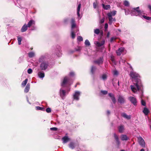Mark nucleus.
<instances>
[{"mask_svg":"<svg viewBox=\"0 0 151 151\" xmlns=\"http://www.w3.org/2000/svg\"><path fill=\"white\" fill-rule=\"evenodd\" d=\"M71 37L73 39H74L75 37V35L73 31V29L76 27V24L75 23V21L74 19H71Z\"/></svg>","mask_w":151,"mask_h":151,"instance_id":"nucleus-3","label":"nucleus"},{"mask_svg":"<svg viewBox=\"0 0 151 151\" xmlns=\"http://www.w3.org/2000/svg\"><path fill=\"white\" fill-rule=\"evenodd\" d=\"M105 43V41L104 40H102L101 42H96V44L97 46L99 47L101 46L104 44Z\"/></svg>","mask_w":151,"mask_h":151,"instance_id":"nucleus-25","label":"nucleus"},{"mask_svg":"<svg viewBox=\"0 0 151 151\" xmlns=\"http://www.w3.org/2000/svg\"><path fill=\"white\" fill-rule=\"evenodd\" d=\"M141 104L142 105H143L144 106H145V105H146L145 102L142 99V100L141 101Z\"/></svg>","mask_w":151,"mask_h":151,"instance_id":"nucleus-50","label":"nucleus"},{"mask_svg":"<svg viewBox=\"0 0 151 151\" xmlns=\"http://www.w3.org/2000/svg\"><path fill=\"white\" fill-rule=\"evenodd\" d=\"M129 100L134 105H135L137 103V101L136 99L133 97H130L129 98Z\"/></svg>","mask_w":151,"mask_h":151,"instance_id":"nucleus-12","label":"nucleus"},{"mask_svg":"<svg viewBox=\"0 0 151 151\" xmlns=\"http://www.w3.org/2000/svg\"><path fill=\"white\" fill-rule=\"evenodd\" d=\"M118 101L120 104H123L125 101V99L123 96L119 95L118 97Z\"/></svg>","mask_w":151,"mask_h":151,"instance_id":"nucleus-10","label":"nucleus"},{"mask_svg":"<svg viewBox=\"0 0 151 151\" xmlns=\"http://www.w3.org/2000/svg\"><path fill=\"white\" fill-rule=\"evenodd\" d=\"M124 48L123 47H121L118 49L116 51V53L117 55L118 56L120 55L125 51Z\"/></svg>","mask_w":151,"mask_h":151,"instance_id":"nucleus-8","label":"nucleus"},{"mask_svg":"<svg viewBox=\"0 0 151 151\" xmlns=\"http://www.w3.org/2000/svg\"><path fill=\"white\" fill-rule=\"evenodd\" d=\"M46 59V58L44 55H42L41 56L39 59V61L41 63L43 62H46L45 61V60Z\"/></svg>","mask_w":151,"mask_h":151,"instance_id":"nucleus-24","label":"nucleus"},{"mask_svg":"<svg viewBox=\"0 0 151 151\" xmlns=\"http://www.w3.org/2000/svg\"><path fill=\"white\" fill-rule=\"evenodd\" d=\"M32 72V70L31 68H29L27 70V73L29 74H31Z\"/></svg>","mask_w":151,"mask_h":151,"instance_id":"nucleus-44","label":"nucleus"},{"mask_svg":"<svg viewBox=\"0 0 151 151\" xmlns=\"http://www.w3.org/2000/svg\"><path fill=\"white\" fill-rule=\"evenodd\" d=\"M110 33L109 32H108L107 34V37H109Z\"/></svg>","mask_w":151,"mask_h":151,"instance_id":"nucleus-61","label":"nucleus"},{"mask_svg":"<svg viewBox=\"0 0 151 151\" xmlns=\"http://www.w3.org/2000/svg\"><path fill=\"white\" fill-rule=\"evenodd\" d=\"M101 93L104 95H105L108 92L106 91H101Z\"/></svg>","mask_w":151,"mask_h":151,"instance_id":"nucleus-45","label":"nucleus"},{"mask_svg":"<svg viewBox=\"0 0 151 151\" xmlns=\"http://www.w3.org/2000/svg\"><path fill=\"white\" fill-rule=\"evenodd\" d=\"M85 45L86 46H89L90 45V43L88 40H86L85 41Z\"/></svg>","mask_w":151,"mask_h":151,"instance_id":"nucleus-35","label":"nucleus"},{"mask_svg":"<svg viewBox=\"0 0 151 151\" xmlns=\"http://www.w3.org/2000/svg\"><path fill=\"white\" fill-rule=\"evenodd\" d=\"M17 40L18 41V43L19 45H20L21 44V41L22 40V38L21 37L18 36L17 37Z\"/></svg>","mask_w":151,"mask_h":151,"instance_id":"nucleus-33","label":"nucleus"},{"mask_svg":"<svg viewBox=\"0 0 151 151\" xmlns=\"http://www.w3.org/2000/svg\"><path fill=\"white\" fill-rule=\"evenodd\" d=\"M36 29V27L34 26L33 25L31 27V30H34Z\"/></svg>","mask_w":151,"mask_h":151,"instance_id":"nucleus-53","label":"nucleus"},{"mask_svg":"<svg viewBox=\"0 0 151 151\" xmlns=\"http://www.w3.org/2000/svg\"><path fill=\"white\" fill-rule=\"evenodd\" d=\"M35 55V53L33 52H31L28 53L29 57L30 58H32L34 57Z\"/></svg>","mask_w":151,"mask_h":151,"instance_id":"nucleus-34","label":"nucleus"},{"mask_svg":"<svg viewBox=\"0 0 151 151\" xmlns=\"http://www.w3.org/2000/svg\"><path fill=\"white\" fill-rule=\"evenodd\" d=\"M94 63L96 64L99 65L100 64H102L103 62V58H100L98 60L94 61Z\"/></svg>","mask_w":151,"mask_h":151,"instance_id":"nucleus-11","label":"nucleus"},{"mask_svg":"<svg viewBox=\"0 0 151 151\" xmlns=\"http://www.w3.org/2000/svg\"><path fill=\"white\" fill-rule=\"evenodd\" d=\"M62 139L63 141V144L66 143L68 141L70 140V139L68 137V136H66L63 137L62 138Z\"/></svg>","mask_w":151,"mask_h":151,"instance_id":"nucleus-13","label":"nucleus"},{"mask_svg":"<svg viewBox=\"0 0 151 151\" xmlns=\"http://www.w3.org/2000/svg\"><path fill=\"white\" fill-rule=\"evenodd\" d=\"M148 7L150 10V11H151V6L150 5H149L148 6Z\"/></svg>","mask_w":151,"mask_h":151,"instance_id":"nucleus-59","label":"nucleus"},{"mask_svg":"<svg viewBox=\"0 0 151 151\" xmlns=\"http://www.w3.org/2000/svg\"><path fill=\"white\" fill-rule=\"evenodd\" d=\"M94 32L95 34L98 35L99 33L100 30L98 29H96L94 30Z\"/></svg>","mask_w":151,"mask_h":151,"instance_id":"nucleus-36","label":"nucleus"},{"mask_svg":"<svg viewBox=\"0 0 151 151\" xmlns=\"http://www.w3.org/2000/svg\"><path fill=\"white\" fill-rule=\"evenodd\" d=\"M74 73L73 72H71L70 73V75L71 76L74 75Z\"/></svg>","mask_w":151,"mask_h":151,"instance_id":"nucleus-56","label":"nucleus"},{"mask_svg":"<svg viewBox=\"0 0 151 151\" xmlns=\"http://www.w3.org/2000/svg\"><path fill=\"white\" fill-rule=\"evenodd\" d=\"M81 94V92L79 91H76L73 94V99L76 100H78L79 99V96Z\"/></svg>","mask_w":151,"mask_h":151,"instance_id":"nucleus-5","label":"nucleus"},{"mask_svg":"<svg viewBox=\"0 0 151 151\" xmlns=\"http://www.w3.org/2000/svg\"><path fill=\"white\" fill-rule=\"evenodd\" d=\"M138 141L139 144L142 147H145V143L144 140L141 137L138 138Z\"/></svg>","mask_w":151,"mask_h":151,"instance_id":"nucleus-7","label":"nucleus"},{"mask_svg":"<svg viewBox=\"0 0 151 151\" xmlns=\"http://www.w3.org/2000/svg\"><path fill=\"white\" fill-rule=\"evenodd\" d=\"M107 76L106 74H104L102 76V78L104 80H106L107 78Z\"/></svg>","mask_w":151,"mask_h":151,"instance_id":"nucleus-39","label":"nucleus"},{"mask_svg":"<svg viewBox=\"0 0 151 151\" xmlns=\"http://www.w3.org/2000/svg\"><path fill=\"white\" fill-rule=\"evenodd\" d=\"M107 115H109L110 114V112L108 110L107 111Z\"/></svg>","mask_w":151,"mask_h":151,"instance_id":"nucleus-58","label":"nucleus"},{"mask_svg":"<svg viewBox=\"0 0 151 151\" xmlns=\"http://www.w3.org/2000/svg\"><path fill=\"white\" fill-rule=\"evenodd\" d=\"M122 116L124 118L127 119H129L131 118V115H128L125 113H123L122 114Z\"/></svg>","mask_w":151,"mask_h":151,"instance_id":"nucleus-18","label":"nucleus"},{"mask_svg":"<svg viewBox=\"0 0 151 151\" xmlns=\"http://www.w3.org/2000/svg\"><path fill=\"white\" fill-rule=\"evenodd\" d=\"M125 62V60H124L122 59H121L119 61V63H124Z\"/></svg>","mask_w":151,"mask_h":151,"instance_id":"nucleus-48","label":"nucleus"},{"mask_svg":"<svg viewBox=\"0 0 151 151\" xmlns=\"http://www.w3.org/2000/svg\"><path fill=\"white\" fill-rule=\"evenodd\" d=\"M111 60H112V61L113 62H114V59L112 57H111Z\"/></svg>","mask_w":151,"mask_h":151,"instance_id":"nucleus-60","label":"nucleus"},{"mask_svg":"<svg viewBox=\"0 0 151 151\" xmlns=\"http://www.w3.org/2000/svg\"><path fill=\"white\" fill-rule=\"evenodd\" d=\"M109 20V24L111 25L112 22L116 21V19L115 18H112V17H111L110 15L109 14V17H108Z\"/></svg>","mask_w":151,"mask_h":151,"instance_id":"nucleus-14","label":"nucleus"},{"mask_svg":"<svg viewBox=\"0 0 151 151\" xmlns=\"http://www.w3.org/2000/svg\"><path fill=\"white\" fill-rule=\"evenodd\" d=\"M130 75V77L134 79L133 81L135 83L134 85L130 86L132 91L134 93H136L137 91H142V85L139 78V74L135 72L132 71Z\"/></svg>","mask_w":151,"mask_h":151,"instance_id":"nucleus-1","label":"nucleus"},{"mask_svg":"<svg viewBox=\"0 0 151 151\" xmlns=\"http://www.w3.org/2000/svg\"><path fill=\"white\" fill-rule=\"evenodd\" d=\"M27 81H28V79H26L24 81H23V82H22V85L23 86H24L26 85V84L27 83Z\"/></svg>","mask_w":151,"mask_h":151,"instance_id":"nucleus-32","label":"nucleus"},{"mask_svg":"<svg viewBox=\"0 0 151 151\" xmlns=\"http://www.w3.org/2000/svg\"><path fill=\"white\" fill-rule=\"evenodd\" d=\"M121 139L123 141L127 140L128 139V137L126 135H122L121 136Z\"/></svg>","mask_w":151,"mask_h":151,"instance_id":"nucleus-29","label":"nucleus"},{"mask_svg":"<svg viewBox=\"0 0 151 151\" xmlns=\"http://www.w3.org/2000/svg\"><path fill=\"white\" fill-rule=\"evenodd\" d=\"M96 68L95 66H92L91 67V73L92 74H93L94 73V72H95V71L96 70Z\"/></svg>","mask_w":151,"mask_h":151,"instance_id":"nucleus-31","label":"nucleus"},{"mask_svg":"<svg viewBox=\"0 0 151 151\" xmlns=\"http://www.w3.org/2000/svg\"><path fill=\"white\" fill-rule=\"evenodd\" d=\"M48 66V62H43L41 63L40 65V68L41 70H45Z\"/></svg>","mask_w":151,"mask_h":151,"instance_id":"nucleus-6","label":"nucleus"},{"mask_svg":"<svg viewBox=\"0 0 151 151\" xmlns=\"http://www.w3.org/2000/svg\"><path fill=\"white\" fill-rule=\"evenodd\" d=\"M70 78L69 77H65L63 81V82L61 84V86H64L65 85L66 83H68V85H70L72 83V82L71 83H70Z\"/></svg>","mask_w":151,"mask_h":151,"instance_id":"nucleus-4","label":"nucleus"},{"mask_svg":"<svg viewBox=\"0 0 151 151\" xmlns=\"http://www.w3.org/2000/svg\"><path fill=\"white\" fill-rule=\"evenodd\" d=\"M104 18H103L100 21V22L101 23H102L104 22Z\"/></svg>","mask_w":151,"mask_h":151,"instance_id":"nucleus-52","label":"nucleus"},{"mask_svg":"<svg viewBox=\"0 0 151 151\" xmlns=\"http://www.w3.org/2000/svg\"><path fill=\"white\" fill-rule=\"evenodd\" d=\"M125 14L126 15H127L130 12V11L129 10L128 11L126 12V9H124Z\"/></svg>","mask_w":151,"mask_h":151,"instance_id":"nucleus-54","label":"nucleus"},{"mask_svg":"<svg viewBox=\"0 0 151 151\" xmlns=\"http://www.w3.org/2000/svg\"><path fill=\"white\" fill-rule=\"evenodd\" d=\"M28 27L27 25L26 24H25L22 27L21 29V31L22 32H25L27 29Z\"/></svg>","mask_w":151,"mask_h":151,"instance_id":"nucleus-23","label":"nucleus"},{"mask_svg":"<svg viewBox=\"0 0 151 151\" xmlns=\"http://www.w3.org/2000/svg\"><path fill=\"white\" fill-rule=\"evenodd\" d=\"M124 5L126 6H128L129 5V3L127 1H125L124 3Z\"/></svg>","mask_w":151,"mask_h":151,"instance_id":"nucleus-40","label":"nucleus"},{"mask_svg":"<svg viewBox=\"0 0 151 151\" xmlns=\"http://www.w3.org/2000/svg\"><path fill=\"white\" fill-rule=\"evenodd\" d=\"M108 95L109 96L111 97L113 103L114 104H115L116 102V101L114 95L111 93H109Z\"/></svg>","mask_w":151,"mask_h":151,"instance_id":"nucleus-15","label":"nucleus"},{"mask_svg":"<svg viewBox=\"0 0 151 151\" xmlns=\"http://www.w3.org/2000/svg\"><path fill=\"white\" fill-rule=\"evenodd\" d=\"M77 40L79 41H81L83 40V38L81 36H78L77 37Z\"/></svg>","mask_w":151,"mask_h":151,"instance_id":"nucleus-41","label":"nucleus"},{"mask_svg":"<svg viewBox=\"0 0 151 151\" xmlns=\"http://www.w3.org/2000/svg\"><path fill=\"white\" fill-rule=\"evenodd\" d=\"M120 151H125L124 150H122Z\"/></svg>","mask_w":151,"mask_h":151,"instance_id":"nucleus-64","label":"nucleus"},{"mask_svg":"<svg viewBox=\"0 0 151 151\" xmlns=\"http://www.w3.org/2000/svg\"><path fill=\"white\" fill-rule=\"evenodd\" d=\"M119 131L120 133H122L124 130V127L123 125H120L118 127Z\"/></svg>","mask_w":151,"mask_h":151,"instance_id":"nucleus-22","label":"nucleus"},{"mask_svg":"<svg viewBox=\"0 0 151 151\" xmlns=\"http://www.w3.org/2000/svg\"><path fill=\"white\" fill-rule=\"evenodd\" d=\"M46 111L48 113H49L51 112V109L50 108H47L46 109Z\"/></svg>","mask_w":151,"mask_h":151,"instance_id":"nucleus-42","label":"nucleus"},{"mask_svg":"<svg viewBox=\"0 0 151 151\" xmlns=\"http://www.w3.org/2000/svg\"><path fill=\"white\" fill-rule=\"evenodd\" d=\"M38 75L39 78H43L45 76V74L43 71H39L38 73Z\"/></svg>","mask_w":151,"mask_h":151,"instance_id":"nucleus-20","label":"nucleus"},{"mask_svg":"<svg viewBox=\"0 0 151 151\" xmlns=\"http://www.w3.org/2000/svg\"><path fill=\"white\" fill-rule=\"evenodd\" d=\"M113 74L114 75H117L118 74V71L116 70H114L113 71Z\"/></svg>","mask_w":151,"mask_h":151,"instance_id":"nucleus-46","label":"nucleus"},{"mask_svg":"<svg viewBox=\"0 0 151 151\" xmlns=\"http://www.w3.org/2000/svg\"><path fill=\"white\" fill-rule=\"evenodd\" d=\"M116 37H113L111 38L110 39V42H112L114 41V40H116Z\"/></svg>","mask_w":151,"mask_h":151,"instance_id":"nucleus-47","label":"nucleus"},{"mask_svg":"<svg viewBox=\"0 0 151 151\" xmlns=\"http://www.w3.org/2000/svg\"><path fill=\"white\" fill-rule=\"evenodd\" d=\"M30 85L29 83H28L27 84L24 90V92L25 93H27L28 92L30 88Z\"/></svg>","mask_w":151,"mask_h":151,"instance_id":"nucleus-26","label":"nucleus"},{"mask_svg":"<svg viewBox=\"0 0 151 151\" xmlns=\"http://www.w3.org/2000/svg\"><path fill=\"white\" fill-rule=\"evenodd\" d=\"M66 91L64 90H62L61 89L60 90V96L61 97L62 99H63L65 96H66Z\"/></svg>","mask_w":151,"mask_h":151,"instance_id":"nucleus-9","label":"nucleus"},{"mask_svg":"<svg viewBox=\"0 0 151 151\" xmlns=\"http://www.w3.org/2000/svg\"><path fill=\"white\" fill-rule=\"evenodd\" d=\"M37 110H40L42 111H45V109L44 108L41 107L40 106H37L36 107Z\"/></svg>","mask_w":151,"mask_h":151,"instance_id":"nucleus-38","label":"nucleus"},{"mask_svg":"<svg viewBox=\"0 0 151 151\" xmlns=\"http://www.w3.org/2000/svg\"><path fill=\"white\" fill-rule=\"evenodd\" d=\"M76 146V143L73 142H70L69 145V148L72 149H74Z\"/></svg>","mask_w":151,"mask_h":151,"instance_id":"nucleus-17","label":"nucleus"},{"mask_svg":"<svg viewBox=\"0 0 151 151\" xmlns=\"http://www.w3.org/2000/svg\"><path fill=\"white\" fill-rule=\"evenodd\" d=\"M143 112L145 115H147L149 112V111L147 108L145 107L144 108L143 111Z\"/></svg>","mask_w":151,"mask_h":151,"instance_id":"nucleus-28","label":"nucleus"},{"mask_svg":"<svg viewBox=\"0 0 151 151\" xmlns=\"http://www.w3.org/2000/svg\"><path fill=\"white\" fill-rule=\"evenodd\" d=\"M81 4H78V7H77V15L78 16V18L79 19H80L81 18V17H80V10L81 9Z\"/></svg>","mask_w":151,"mask_h":151,"instance_id":"nucleus-19","label":"nucleus"},{"mask_svg":"<svg viewBox=\"0 0 151 151\" xmlns=\"http://www.w3.org/2000/svg\"><path fill=\"white\" fill-rule=\"evenodd\" d=\"M93 7L95 9L96 8L97 6V4L96 3L94 2L93 4Z\"/></svg>","mask_w":151,"mask_h":151,"instance_id":"nucleus-51","label":"nucleus"},{"mask_svg":"<svg viewBox=\"0 0 151 151\" xmlns=\"http://www.w3.org/2000/svg\"><path fill=\"white\" fill-rule=\"evenodd\" d=\"M102 5L103 8L107 10L110 8V6L109 5H105L104 4H102Z\"/></svg>","mask_w":151,"mask_h":151,"instance_id":"nucleus-30","label":"nucleus"},{"mask_svg":"<svg viewBox=\"0 0 151 151\" xmlns=\"http://www.w3.org/2000/svg\"><path fill=\"white\" fill-rule=\"evenodd\" d=\"M116 13V11H113L112 12L110 13H109L107 14V16L108 17H109V14L110 15L111 17H112V16H114L115 15Z\"/></svg>","mask_w":151,"mask_h":151,"instance_id":"nucleus-27","label":"nucleus"},{"mask_svg":"<svg viewBox=\"0 0 151 151\" xmlns=\"http://www.w3.org/2000/svg\"><path fill=\"white\" fill-rule=\"evenodd\" d=\"M140 151H145V150L144 149H142L140 150Z\"/></svg>","mask_w":151,"mask_h":151,"instance_id":"nucleus-62","label":"nucleus"},{"mask_svg":"<svg viewBox=\"0 0 151 151\" xmlns=\"http://www.w3.org/2000/svg\"><path fill=\"white\" fill-rule=\"evenodd\" d=\"M143 17L145 19L149 20H151V17H147L145 15H143Z\"/></svg>","mask_w":151,"mask_h":151,"instance_id":"nucleus-37","label":"nucleus"},{"mask_svg":"<svg viewBox=\"0 0 151 151\" xmlns=\"http://www.w3.org/2000/svg\"><path fill=\"white\" fill-rule=\"evenodd\" d=\"M114 136L115 139L116 141L117 145H118L119 146L120 144V142L119 139V138L118 136L116 135V134L114 133Z\"/></svg>","mask_w":151,"mask_h":151,"instance_id":"nucleus-21","label":"nucleus"},{"mask_svg":"<svg viewBox=\"0 0 151 151\" xmlns=\"http://www.w3.org/2000/svg\"><path fill=\"white\" fill-rule=\"evenodd\" d=\"M108 27V24L107 23H106L105 24V26H104L105 29H106Z\"/></svg>","mask_w":151,"mask_h":151,"instance_id":"nucleus-55","label":"nucleus"},{"mask_svg":"<svg viewBox=\"0 0 151 151\" xmlns=\"http://www.w3.org/2000/svg\"><path fill=\"white\" fill-rule=\"evenodd\" d=\"M139 9V7L133 8L132 10H131L130 12V14H131V15L141 16L142 13L140 10H138Z\"/></svg>","mask_w":151,"mask_h":151,"instance_id":"nucleus-2","label":"nucleus"},{"mask_svg":"<svg viewBox=\"0 0 151 151\" xmlns=\"http://www.w3.org/2000/svg\"><path fill=\"white\" fill-rule=\"evenodd\" d=\"M35 24V22L32 20H30L28 23L27 25L28 27H29L31 26H32Z\"/></svg>","mask_w":151,"mask_h":151,"instance_id":"nucleus-16","label":"nucleus"},{"mask_svg":"<svg viewBox=\"0 0 151 151\" xmlns=\"http://www.w3.org/2000/svg\"><path fill=\"white\" fill-rule=\"evenodd\" d=\"M22 0H17V1L18 3L19 4H20L21 1H22Z\"/></svg>","mask_w":151,"mask_h":151,"instance_id":"nucleus-57","label":"nucleus"},{"mask_svg":"<svg viewBox=\"0 0 151 151\" xmlns=\"http://www.w3.org/2000/svg\"><path fill=\"white\" fill-rule=\"evenodd\" d=\"M56 55L58 57H59L61 56L62 53H61L60 50H59L57 53H56Z\"/></svg>","mask_w":151,"mask_h":151,"instance_id":"nucleus-43","label":"nucleus"},{"mask_svg":"<svg viewBox=\"0 0 151 151\" xmlns=\"http://www.w3.org/2000/svg\"><path fill=\"white\" fill-rule=\"evenodd\" d=\"M50 129L52 131H56L58 129V128L56 127H52L50 128Z\"/></svg>","mask_w":151,"mask_h":151,"instance_id":"nucleus-49","label":"nucleus"},{"mask_svg":"<svg viewBox=\"0 0 151 151\" xmlns=\"http://www.w3.org/2000/svg\"><path fill=\"white\" fill-rule=\"evenodd\" d=\"M118 30L119 32H121V30L120 29H118Z\"/></svg>","mask_w":151,"mask_h":151,"instance_id":"nucleus-63","label":"nucleus"}]
</instances>
